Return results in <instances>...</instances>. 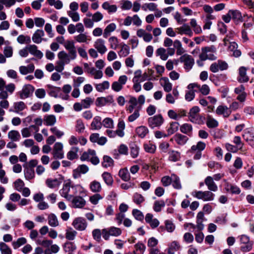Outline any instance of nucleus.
Wrapping results in <instances>:
<instances>
[{"mask_svg": "<svg viewBox=\"0 0 254 254\" xmlns=\"http://www.w3.org/2000/svg\"><path fill=\"white\" fill-rule=\"evenodd\" d=\"M200 111L199 107L196 106L190 108L188 115L189 120L193 124L203 125L204 123L205 117L199 114Z\"/></svg>", "mask_w": 254, "mask_h": 254, "instance_id": "obj_1", "label": "nucleus"}, {"mask_svg": "<svg viewBox=\"0 0 254 254\" xmlns=\"http://www.w3.org/2000/svg\"><path fill=\"white\" fill-rule=\"evenodd\" d=\"M216 52V49L213 45L202 47L201 49V53L199 55V58L202 61L215 60L217 57L214 54Z\"/></svg>", "mask_w": 254, "mask_h": 254, "instance_id": "obj_2", "label": "nucleus"}, {"mask_svg": "<svg viewBox=\"0 0 254 254\" xmlns=\"http://www.w3.org/2000/svg\"><path fill=\"white\" fill-rule=\"evenodd\" d=\"M192 195L198 199H201L204 201H212L214 199L215 194L210 190L205 191H194L192 192Z\"/></svg>", "mask_w": 254, "mask_h": 254, "instance_id": "obj_3", "label": "nucleus"}, {"mask_svg": "<svg viewBox=\"0 0 254 254\" xmlns=\"http://www.w3.org/2000/svg\"><path fill=\"white\" fill-rule=\"evenodd\" d=\"M206 147V144L202 141H198L196 144L193 145L189 150L191 153L194 154L193 159L199 160L201 158L202 151Z\"/></svg>", "mask_w": 254, "mask_h": 254, "instance_id": "obj_4", "label": "nucleus"}, {"mask_svg": "<svg viewBox=\"0 0 254 254\" xmlns=\"http://www.w3.org/2000/svg\"><path fill=\"white\" fill-rule=\"evenodd\" d=\"M180 62L184 64L186 71H190L194 64V60L191 55L184 54L180 57Z\"/></svg>", "mask_w": 254, "mask_h": 254, "instance_id": "obj_5", "label": "nucleus"}, {"mask_svg": "<svg viewBox=\"0 0 254 254\" xmlns=\"http://www.w3.org/2000/svg\"><path fill=\"white\" fill-rule=\"evenodd\" d=\"M64 146L61 142H56L53 148L52 154L56 159H62L64 158Z\"/></svg>", "mask_w": 254, "mask_h": 254, "instance_id": "obj_6", "label": "nucleus"}, {"mask_svg": "<svg viewBox=\"0 0 254 254\" xmlns=\"http://www.w3.org/2000/svg\"><path fill=\"white\" fill-rule=\"evenodd\" d=\"M71 224L75 229L79 231L85 230L88 225L86 220L81 217L74 218Z\"/></svg>", "mask_w": 254, "mask_h": 254, "instance_id": "obj_7", "label": "nucleus"}, {"mask_svg": "<svg viewBox=\"0 0 254 254\" xmlns=\"http://www.w3.org/2000/svg\"><path fill=\"white\" fill-rule=\"evenodd\" d=\"M164 121V119L161 114L150 117L147 120L148 126L152 128L160 127Z\"/></svg>", "mask_w": 254, "mask_h": 254, "instance_id": "obj_8", "label": "nucleus"}, {"mask_svg": "<svg viewBox=\"0 0 254 254\" xmlns=\"http://www.w3.org/2000/svg\"><path fill=\"white\" fill-rule=\"evenodd\" d=\"M228 68V64L223 61L218 60L213 63L209 67L210 70L213 73L217 72L219 70H224Z\"/></svg>", "mask_w": 254, "mask_h": 254, "instance_id": "obj_9", "label": "nucleus"}, {"mask_svg": "<svg viewBox=\"0 0 254 254\" xmlns=\"http://www.w3.org/2000/svg\"><path fill=\"white\" fill-rule=\"evenodd\" d=\"M34 91V87L30 85L27 84L24 85L21 91L18 92L19 97L21 99H24L29 97Z\"/></svg>", "mask_w": 254, "mask_h": 254, "instance_id": "obj_10", "label": "nucleus"}, {"mask_svg": "<svg viewBox=\"0 0 254 254\" xmlns=\"http://www.w3.org/2000/svg\"><path fill=\"white\" fill-rule=\"evenodd\" d=\"M114 102V99L112 95H109L106 97H98L95 102V104L97 107H103L108 104H113Z\"/></svg>", "mask_w": 254, "mask_h": 254, "instance_id": "obj_11", "label": "nucleus"}, {"mask_svg": "<svg viewBox=\"0 0 254 254\" xmlns=\"http://www.w3.org/2000/svg\"><path fill=\"white\" fill-rule=\"evenodd\" d=\"M72 207L74 208H82L86 205V200L81 196H73L71 200Z\"/></svg>", "mask_w": 254, "mask_h": 254, "instance_id": "obj_12", "label": "nucleus"}, {"mask_svg": "<svg viewBox=\"0 0 254 254\" xmlns=\"http://www.w3.org/2000/svg\"><path fill=\"white\" fill-rule=\"evenodd\" d=\"M89 140L92 143H97L98 145H104L107 141V139L106 137H100L98 133H91L89 136Z\"/></svg>", "mask_w": 254, "mask_h": 254, "instance_id": "obj_13", "label": "nucleus"}, {"mask_svg": "<svg viewBox=\"0 0 254 254\" xmlns=\"http://www.w3.org/2000/svg\"><path fill=\"white\" fill-rule=\"evenodd\" d=\"M215 113L217 115L222 116L225 118L229 117L231 114L229 107L224 105L218 106L215 110Z\"/></svg>", "mask_w": 254, "mask_h": 254, "instance_id": "obj_14", "label": "nucleus"}, {"mask_svg": "<svg viewBox=\"0 0 254 254\" xmlns=\"http://www.w3.org/2000/svg\"><path fill=\"white\" fill-rule=\"evenodd\" d=\"M64 47L68 51V53L70 54L71 60L75 59L77 55L74 42L68 40L65 43Z\"/></svg>", "mask_w": 254, "mask_h": 254, "instance_id": "obj_15", "label": "nucleus"}, {"mask_svg": "<svg viewBox=\"0 0 254 254\" xmlns=\"http://www.w3.org/2000/svg\"><path fill=\"white\" fill-rule=\"evenodd\" d=\"M71 187L69 183H66L63 185V188L60 190L61 195L67 200L70 201L72 198L73 194H69L70 191Z\"/></svg>", "mask_w": 254, "mask_h": 254, "instance_id": "obj_16", "label": "nucleus"}, {"mask_svg": "<svg viewBox=\"0 0 254 254\" xmlns=\"http://www.w3.org/2000/svg\"><path fill=\"white\" fill-rule=\"evenodd\" d=\"M105 44V42L103 39L101 38L98 39L94 42V47L99 53L104 54L107 51Z\"/></svg>", "mask_w": 254, "mask_h": 254, "instance_id": "obj_17", "label": "nucleus"}, {"mask_svg": "<svg viewBox=\"0 0 254 254\" xmlns=\"http://www.w3.org/2000/svg\"><path fill=\"white\" fill-rule=\"evenodd\" d=\"M204 184L207 186L208 190L211 191L215 192L218 190L217 185L211 176H207L205 178Z\"/></svg>", "mask_w": 254, "mask_h": 254, "instance_id": "obj_18", "label": "nucleus"}, {"mask_svg": "<svg viewBox=\"0 0 254 254\" xmlns=\"http://www.w3.org/2000/svg\"><path fill=\"white\" fill-rule=\"evenodd\" d=\"M145 220L146 222L148 223L152 229L157 227L160 223L157 219L153 218V215L151 213L146 214Z\"/></svg>", "mask_w": 254, "mask_h": 254, "instance_id": "obj_19", "label": "nucleus"}, {"mask_svg": "<svg viewBox=\"0 0 254 254\" xmlns=\"http://www.w3.org/2000/svg\"><path fill=\"white\" fill-rule=\"evenodd\" d=\"M247 68L244 66H241L239 69V76L238 80L240 83L247 82L249 81V78L247 75Z\"/></svg>", "mask_w": 254, "mask_h": 254, "instance_id": "obj_20", "label": "nucleus"}, {"mask_svg": "<svg viewBox=\"0 0 254 254\" xmlns=\"http://www.w3.org/2000/svg\"><path fill=\"white\" fill-rule=\"evenodd\" d=\"M27 48L29 50V53L31 55L39 59H41L43 57V54L41 51L38 50V47L36 45L29 44L27 45Z\"/></svg>", "mask_w": 254, "mask_h": 254, "instance_id": "obj_21", "label": "nucleus"}, {"mask_svg": "<svg viewBox=\"0 0 254 254\" xmlns=\"http://www.w3.org/2000/svg\"><path fill=\"white\" fill-rule=\"evenodd\" d=\"M176 30L178 31V33L181 35L186 34L190 37H191L193 35L190 26L187 24H183V26L176 28Z\"/></svg>", "mask_w": 254, "mask_h": 254, "instance_id": "obj_22", "label": "nucleus"}, {"mask_svg": "<svg viewBox=\"0 0 254 254\" xmlns=\"http://www.w3.org/2000/svg\"><path fill=\"white\" fill-rule=\"evenodd\" d=\"M44 32L43 30L38 29L33 34L32 37V41L36 44H40L43 41V37L44 36Z\"/></svg>", "mask_w": 254, "mask_h": 254, "instance_id": "obj_23", "label": "nucleus"}, {"mask_svg": "<svg viewBox=\"0 0 254 254\" xmlns=\"http://www.w3.org/2000/svg\"><path fill=\"white\" fill-rule=\"evenodd\" d=\"M102 118L101 117L96 116L94 117L92 122L91 123V130H99L102 128V122H101Z\"/></svg>", "mask_w": 254, "mask_h": 254, "instance_id": "obj_24", "label": "nucleus"}, {"mask_svg": "<svg viewBox=\"0 0 254 254\" xmlns=\"http://www.w3.org/2000/svg\"><path fill=\"white\" fill-rule=\"evenodd\" d=\"M181 249V246L179 243L177 241H173L168 245L167 253L168 254H175V253L179 251Z\"/></svg>", "mask_w": 254, "mask_h": 254, "instance_id": "obj_25", "label": "nucleus"}, {"mask_svg": "<svg viewBox=\"0 0 254 254\" xmlns=\"http://www.w3.org/2000/svg\"><path fill=\"white\" fill-rule=\"evenodd\" d=\"M160 83L165 92H169L172 90V84L167 77H161L160 79Z\"/></svg>", "mask_w": 254, "mask_h": 254, "instance_id": "obj_26", "label": "nucleus"}, {"mask_svg": "<svg viewBox=\"0 0 254 254\" xmlns=\"http://www.w3.org/2000/svg\"><path fill=\"white\" fill-rule=\"evenodd\" d=\"M61 183V180L57 178H48L46 181V185L48 187L51 189H56L59 188Z\"/></svg>", "mask_w": 254, "mask_h": 254, "instance_id": "obj_27", "label": "nucleus"}, {"mask_svg": "<svg viewBox=\"0 0 254 254\" xmlns=\"http://www.w3.org/2000/svg\"><path fill=\"white\" fill-rule=\"evenodd\" d=\"M172 139H174L178 145H184L188 141L189 138L185 135H183L181 133H177L171 140Z\"/></svg>", "mask_w": 254, "mask_h": 254, "instance_id": "obj_28", "label": "nucleus"}, {"mask_svg": "<svg viewBox=\"0 0 254 254\" xmlns=\"http://www.w3.org/2000/svg\"><path fill=\"white\" fill-rule=\"evenodd\" d=\"M59 60L62 62L64 64H68L71 60L70 54H67L64 51L60 52L58 54Z\"/></svg>", "mask_w": 254, "mask_h": 254, "instance_id": "obj_29", "label": "nucleus"}, {"mask_svg": "<svg viewBox=\"0 0 254 254\" xmlns=\"http://www.w3.org/2000/svg\"><path fill=\"white\" fill-rule=\"evenodd\" d=\"M43 122L46 126H53L57 122V118L54 115H46L44 117Z\"/></svg>", "mask_w": 254, "mask_h": 254, "instance_id": "obj_30", "label": "nucleus"}, {"mask_svg": "<svg viewBox=\"0 0 254 254\" xmlns=\"http://www.w3.org/2000/svg\"><path fill=\"white\" fill-rule=\"evenodd\" d=\"M204 220V213L200 211L196 216V228L199 231H202L204 229V225L203 222Z\"/></svg>", "mask_w": 254, "mask_h": 254, "instance_id": "obj_31", "label": "nucleus"}, {"mask_svg": "<svg viewBox=\"0 0 254 254\" xmlns=\"http://www.w3.org/2000/svg\"><path fill=\"white\" fill-rule=\"evenodd\" d=\"M34 69L35 66L33 64H29L27 66L22 65L19 68V72L22 75L32 73L34 71Z\"/></svg>", "mask_w": 254, "mask_h": 254, "instance_id": "obj_32", "label": "nucleus"}, {"mask_svg": "<svg viewBox=\"0 0 254 254\" xmlns=\"http://www.w3.org/2000/svg\"><path fill=\"white\" fill-rule=\"evenodd\" d=\"M31 128H33L35 132L39 131V127L35 125H31L28 127H25L21 130V134L23 137H28L31 135Z\"/></svg>", "mask_w": 254, "mask_h": 254, "instance_id": "obj_33", "label": "nucleus"}, {"mask_svg": "<svg viewBox=\"0 0 254 254\" xmlns=\"http://www.w3.org/2000/svg\"><path fill=\"white\" fill-rule=\"evenodd\" d=\"M135 132L138 137L143 138L149 133V129L146 127L141 126L136 128Z\"/></svg>", "mask_w": 254, "mask_h": 254, "instance_id": "obj_34", "label": "nucleus"}, {"mask_svg": "<svg viewBox=\"0 0 254 254\" xmlns=\"http://www.w3.org/2000/svg\"><path fill=\"white\" fill-rule=\"evenodd\" d=\"M89 188L91 191L94 193H98L102 189L101 183L96 180H94L90 183Z\"/></svg>", "mask_w": 254, "mask_h": 254, "instance_id": "obj_35", "label": "nucleus"}, {"mask_svg": "<svg viewBox=\"0 0 254 254\" xmlns=\"http://www.w3.org/2000/svg\"><path fill=\"white\" fill-rule=\"evenodd\" d=\"M48 224L53 227L59 226L60 223L57 216L54 213L50 214L48 216Z\"/></svg>", "mask_w": 254, "mask_h": 254, "instance_id": "obj_36", "label": "nucleus"}, {"mask_svg": "<svg viewBox=\"0 0 254 254\" xmlns=\"http://www.w3.org/2000/svg\"><path fill=\"white\" fill-rule=\"evenodd\" d=\"M79 148L76 146H72L67 152L66 156L68 160H73L78 158V152Z\"/></svg>", "mask_w": 254, "mask_h": 254, "instance_id": "obj_37", "label": "nucleus"}, {"mask_svg": "<svg viewBox=\"0 0 254 254\" xmlns=\"http://www.w3.org/2000/svg\"><path fill=\"white\" fill-rule=\"evenodd\" d=\"M26 108V104L22 101H18L14 103L13 105V110L12 111L17 113L20 114L21 112L24 110Z\"/></svg>", "mask_w": 254, "mask_h": 254, "instance_id": "obj_38", "label": "nucleus"}, {"mask_svg": "<svg viewBox=\"0 0 254 254\" xmlns=\"http://www.w3.org/2000/svg\"><path fill=\"white\" fill-rule=\"evenodd\" d=\"M171 181V184L175 189L181 190L182 189V187L180 178L177 175L172 174Z\"/></svg>", "mask_w": 254, "mask_h": 254, "instance_id": "obj_39", "label": "nucleus"}, {"mask_svg": "<svg viewBox=\"0 0 254 254\" xmlns=\"http://www.w3.org/2000/svg\"><path fill=\"white\" fill-rule=\"evenodd\" d=\"M225 189L227 192L233 194H239L241 192V190L238 187L228 183L226 184Z\"/></svg>", "mask_w": 254, "mask_h": 254, "instance_id": "obj_40", "label": "nucleus"}, {"mask_svg": "<svg viewBox=\"0 0 254 254\" xmlns=\"http://www.w3.org/2000/svg\"><path fill=\"white\" fill-rule=\"evenodd\" d=\"M117 26L115 23H111L107 25L103 32V37L105 38L108 37L111 33L114 32L116 29Z\"/></svg>", "mask_w": 254, "mask_h": 254, "instance_id": "obj_41", "label": "nucleus"}, {"mask_svg": "<svg viewBox=\"0 0 254 254\" xmlns=\"http://www.w3.org/2000/svg\"><path fill=\"white\" fill-rule=\"evenodd\" d=\"M134 74L133 77H136V79L140 82H143L148 78V74L146 72H144L142 74V71L140 69L136 70Z\"/></svg>", "mask_w": 254, "mask_h": 254, "instance_id": "obj_42", "label": "nucleus"}, {"mask_svg": "<svg viewBox=\"0 0 254 254\" xmlns=\"http://www.w3.org/2000/svg\"><path fill=\"white\" fill-rule=\"evenodd\" d=\"M238 47L237 44L236 42H233L230 43V45L228 47L229 50L233 52V55L236 58L239 57L241 55V51L237 49Z\"/></svg>", "mask_w": 254, "mask_h": 254, "instance_id": "obj_43", "label": "nucleus"}, {"mask_svg": "<svg viewBox=\"0 0 254 254\" xmlns=\"http://www.w3.org/2000/svg\"><path fill=\"white\" fill-rule=\"evenodd\" d=\"M230 14L231 16V18L235 22H239L242 21V16L241 13L238 10H230Z\"/></svg>", "mask_w": 254, "mask_h": 254, "instance_id": "obj_44", "label": "nucleus"}, {"mask_svg": "<svg viewBox=\"0 0 254 254\" xmlns=\"http://www.w3.org/2000/svg\"><path fill=\"white\" fill-rule=\"evenodd\" d=\"M180 131L190 136L192 131V126L188 123H185L180 127Z\"/></svg>", "mask_w": 254, "mask_h": 254, "instance_id": "obj_45", "label": "nucleus"}, {"mask_svg": "<svg viewBox=\"0 0 254 254\" xmlns=\"http://www.w3.org/2000/svg\"><path fill=\"white\" fill-rule=\"evenodd\" d=\"M206 124L209 128H215L219 125L218 122L209 115L207 117Z\"/></svg>", "mask_w": 254, "mask_h": 254, "instance_id": "obj_46", "label": "nucleus"}, {"mask_svg": "<svg viewBox=\"0 0 254 254\" xmlns=\"http://www.w3.org/2000/svg\"><path fill=\"white\" fill-rule=\"evenodd\" d=\"M8 137L12 141H18L21 138V135L18 131L12 130L8 132Z\"/></svg>", "mask_w": 254, "mask_h": 254, "instance_id": "obj_47", "label": "nucleus"}, {"mask_svg": "<svg viewBox=\"0 0 254 254\" xmlns=\"http://www.w3.org/2000/svg\"><path fill=\"white\" fill-rule=\"evenodd\" d=\"M143 147L145 152L151 154L154 153L156 149V145L150 141L144 143Z\"/></svg>", "mask_w": 254, "mask_h": 254, "instance_id": "obj_48", "label": "nucleus"}, {"mask_svg": "<svg viewBox=\"0 0 254 254\" xmlns=\"http://www.w3.org/2000/svg\"><path fill=\"white\" fill-rule=\"evenodd\" d=\"M102 177L107 185L109 186L113 185L114 180L110 173L105 172L102 174Z\"/></svg>", "mask_w": 254, "mask_h": 254, "instance_id": "obj_49", "label": "nucleus"}, {"mask_svg": "<svg viewBox=\"0 0 254 254\" xmlns=\"http://www.w3.org/2000/svg\"><path fill=\"white\" fill-rule=\"evenodd\" d=\"M169 160L173 162H177L180 160L181 158V154L179 152L174 150H171L168 152Z\"/></svg>", "mask_w": 254, "mask_h": 254, "instance_id": "obj_50", "label": "nucleus"}, {"mask_svg": "<svg viewBox=\"0 0 254 254\" xmlns=\"http://www.w3.org/2000/svg\"><path fill=\"white\" fill-rule=\"evenodd\" d=\"M156 56H158L163 61H166L168 58L167 50L164 48L160 47L156 51Z\"/></svg>", "mask_w": 254, "mask_h": 254, "instance_id": "obj_51", "label": "nucleus"}, {"mask_svg": "<svg viewBox=\"0 0 254 254\" xmlns=\"http://www.w3.org/2000/svg\"><path fill=\"white\" fill-rule=\"evenodd\" d=\"M102 8L108 11L109 13H114L117 10L116 5H111L108 1H105L102 4Z\"/></svg>", "mask_w": 254, "mask_h": 254, "instance_id": "obj_52", "label": "nucleus"}, {"mask_svg": "<svg viewBox=\"0 0 254 254\" xmlns=\"http://www.w3.org/2000/svg\"><path fill=\"white\" fill-rule=\"evenodd\" d=\"M141 110V107H138L136 108L134 112H133L127 118V120L129 122L131 123L138 119L140 116V111Z\"/></svg>", "mask_w": 254, "mask_h": 254, "instance_id": "obj_53", "label": "nucleus"}, {"mask_svg": "<svg viewBox=\"0 0 254 254\" xmlns=\"http://www.w3.org/2000/svg\"><path fill=\"white\" fill-rule=\"evenodd\" d=\"M77 233L75 230H73L71 227H68L65 231V238L69 241L73 240Z\"/></svg>", "mask_w": 254, "mask_h": 254, "instance_id": "obj_54", "label": "nucleus"}, {"mask_svg": "<svg viewBox=\"0 0 254 254\" xmlns=\"http://www.w3.org/2000/svg\"><path fill=\"white\" fill-rule=\"evenodd\" d=\"M233 142L242 152H243L244 151V150H243L244 143L242 141L240 136H235L233 139Z\"/></svg>", "mask_w": 254, "mask_h": 254, "instance_id": "obj_55", "label": "nucleus"}, {"mask_svg": "<svg viewBox=\"0 0 254 254\" xmlns=\"http://www.w3.org/2000/svg\"><path fill=\"white\" fill-rule=\"evenodd\" d=\"M141 8L145 11H146L147 10L154 11L157 9V4L153 2L145 3L142 5Z\"/></svg>", "mask_w": 254, "mask_h": 254, "instance_id": "obj_56", "label": "nucleus"}, {"mask_svg": "<svg viewBox=\"0 0 254 254\" xmlns=\"http://www.w3.org/2000/svg\"><path fill=\"white\" fill-rule=\"evenodd\" d=\"M119 176L124 181H128L130 179V175L127 168L122 169L119 171Z\"/></svg>", "mask_w": 254, "mask_h": 254, "instance_id": "obj_57", "label": "nucleus"}, {"mask_svg": "<svg viewBox=\"0 0 254 254\" xmlns=\"http://www.w3.org/2000/svg\"><path fill=\"white\" fill-rule=\"evenodd\" d=\"M63 249L65 252L70 253L76 249V246L73 242H67L64 243Z\"/></svg>", "mask_w": 254, "mask_h": 254, "instance_id": "obj_58", "label": "nucleus"}, {"mask_svg": "<svg viewBox=\"0 0 254 254\" xmlns=\"http://www.w3.org/2000/svg\"><path fill=\"white\" fill-rule=\"evenodd\" d=\"M94 155V150L88 149L87 151L82 153L80 156V160L81 161H90L92 158V155Z\"/></svg>", "mask_w": 254, "mask_h": 254, "instance_id": "obj_59", "label": "nucleus"}, {"mask_svg": "<svg viewBox=\"0 0 254 254\" xmlns=\"http://www.w3.org/2000/svg\"><path fill=\"white\" fill-rule=\"evenodd\" d=\"M74 40L78 43H87L90 40L86 33H81L74 37Z\"/></svg>", "mask_w": 254, "mask_h": 254, "instance_id": "obj_60", "label": "nucleus"}, {"mask_svg": "<svg viewBox=\"0 0 254 254\" xmlns=\"http://www.w3.org/2000/svg\"><path fill=\"white\" fill-rule=\"evenodd\" d=\"M17 41L20 44H29L31 42V40L30 36L21 34L17 37Z\"/></svg>", "mask_w": 254, "mask_h": 254, "instance_id": "obj_61", "label": "nucleus"}, {"mask_svg": "<svg viewBox=\"0 0 254 254\" xmlns=\"http://www.w3.org/2000/svg\"><path fill=\"white\" fill-rule=\"evenodd\" d=\"M27 240L24 237H21L17 239L16 241H13L12 243L14 249H17L21 246L26 244Z\"/></svg>", "mask_w": 254, "mask_h": 254, "instance_id": "obj_62", "label": "nucleus"}, {"mask_svg": "<svg viewBox=\"0 0 254 254\" xmlns=\"http://www.w3.org/2000/svg\"><path fill=\"white\" fill-rule=\"evenodd\" d=\"M24 176L26 180H30L35 177V172L33 168L27 167L24 170Z\"/></svg>", "mask_w": 254, "mask_h": 254, "instance_id": "obj_63", "label": "nucleus"}, {"mask_svg": "<svg viewBox=\"0 0 254 254\" xmlns=\"http://www.w3.org/2000/svg\"><path fill=\"white\" fill-rule=\"evenodd\" d=\"M0 251L1 254H12L11 249L3 242H0Z\"/></svg>", "mask_w": 254, "mask_h": 254, "instance_id": "obj_64", "label": "nucleus"}]
</instances>
